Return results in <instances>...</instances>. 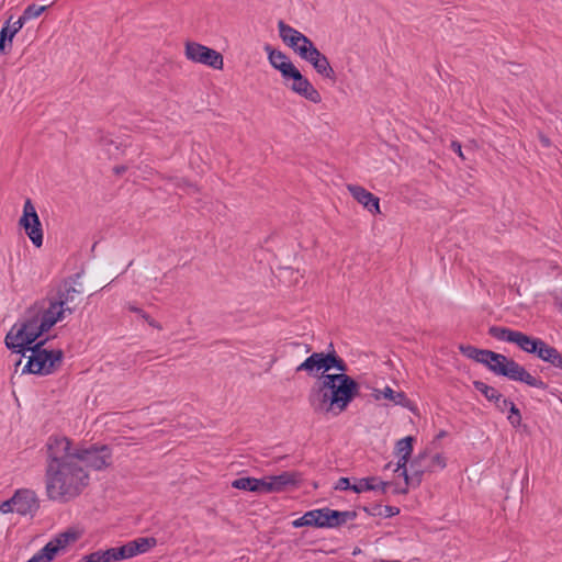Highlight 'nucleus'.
I'll use <instances>...</instances> for the list:
<instances>
[{
  "instance_id": "f257e3e1",
  "label": "nucleus",
  "mask_w": 562,
  "mask_h": 562,
  "mask_svg": "<svg viewBox=\"0 0 562 562\" xmlns=\"http://www.w3.org/2000/svg\"><path fill=\"white\" fill-rule=\"evenodd\" d=\"M45 490L49 501L67 503L89 485V473L72 454V440L49 436L46 445Z\"/></svg>"
},
{
  "instance_id": "f03ea898",
  "label": "nucleus",
  "mask_w": 562,
  "mask_h": 562,
  "mask_svg": "<svg viewBox=\"0 0 562 562\" xmlns=\"http://www.w3.org/2000/svg\"><path fill=\"white\" fill-rule=\"evenodd\" d=\"M359 391V383L346 373H322L310 390L308 403L315 413L337 415L347 409Z\"/></svg>"
},
{
  "instance_id": "7ed1b4c3",
  "label": "nucleus",
  "mask_w": 562,
  "mask_h": 562,
  "mask_svg": "<svg viewBox=\"0 0 562 562\" xmlns=\"http://www.w3.org/2000/svg\"><path fill=\"white\" fill-rule=\"evenodd\" d=\"M59 321H61L60 313L54 315L35 304L27 310L26 318L15 324L7 334L5 346L13 352L25 356L31 345Z\"/></svg>"
},
{
  "instance_id": "20e7f679",
  "label": "nucleus",
  "mask_w": 562,
  "mask_h": 562,
  "mask_svg": "<svg viewBox=\"0 0 562 562\" xmlns=\"http://www.w3.org/2000/svg\"><path fill=\"white\" fill-rule=\"evenodd\" d=\"M477 363L485 366L491 372L497 376L506 378L510 381L525 383L528 386L547 390L548 383L540 378L530 374L526 368L519 364L512 358L505 355L488 350L481 349L477 358Z\"/></svg>"
},
{
  "instance_id": "39448f33",
  "label": "nucleus",
  "mask_w": 562,
  "mask_h": 562,
  "mask_svg": "<svg viewBox=\"0 0 562 562\" xmlns=\"http://www.w3.org/2000/svg\"><path fill=\"white\" fill-rule=\"evenodd\" d=\"M283 43L299 54L302 59L308 61L318 75L336 82L337 76L328 58L307 36L285 23H283Z\"/></svg>"
},
{
  "instance_id": "423d86ee",
  "label": "nucleus",
  "mask_w": 562,
  "mask_h": 562,
  "mask_svg": "<svg viewBox=\"0 0 562 562\" xmlns=\"http://www.w3.org/2000/svg\"><path fill=\"white\" fill-rule=\"evenodd\" d=\"M80 278V273H76L63 279L55 288H53L46 296L48 302L47 311L54 315L57 313L61 315V321L65 318V314H72L80 300L78 299L81 291L77 289L76 282Z\"/></svg>"
},
{
  "instance_id": "0eeeda50",
  "label": "nucleus",
  "mask_w": 562,
  "mask_h": 562,
  "mask_svg": "<svg viewBox=\"0 0 562 562\" xmlns=\"http://www.w3.org/2000/svg\"><path fill=\"white\" fill-rule=\"evenodd\" d=\"M47 339L41 340L30 347L32 356L23 369V373H32L37 375H47L53 373L61 363L63 351L60 349L46 350L43 346Z\"/></svg>"
},
{
  "instance_id": "6e6552de",
  "label": "nucleus",
  "mask_w": 562,
  "mask_h": 562,
  "mask_svg": "<svg viewBox=\"0 0 562 562\" xmlns=\"http://www.w3.org/2000/svg\"><path fill=\"white\" fill-rule=\"evenodd\" d=\"M283 79L292 80L290 88L300 97L316 104L322 102V95L317 89L314 88L311 81L301 74L285 55H283Z\"/></svg>"
},
{
  "instance_id": "1a4fd4ad",
  "label": "nucleus",
  "mask_w": 562,
  "mask_h": 562,
  "mask_svg": "<svg viewBox=\"0 0 562 562\" xmlns=\"http://www.w3.org/2000/svg\"><path fill=\"white\" fill-rule=\"evenodd\" d=\"M72 454L78 463H85L87 468L102 471L111 467L113 462L112 449L108 445H91L88 448H72Z\"/></svg>"
},
{
  "instance_id": "9d476101",
  "label": "nucleus",
  "mask_w": 562,
  "mask_h": 562,
  "mask_svg": "<svg viewBox=\"0 0 562 562\" xmlns=\"http://www.w3.org/2000/svg\"><path fill=\"white\" fill-rule=\"evenodd\" d=\"M186 57L196 64H202L216 70H223L224 57L223 55L205 45L198 42H187L184 46Z\"/></svg>"
},
{
  "instance_id": "9b49d317",
  "label": "nucleus",
  "mask_w": 562,
  "mask_h": 562,
  "mask_svg": "<svg viewBox=\"0 0 562 562\" xmlns=\"http://www.w3.org/2000/svg\"><path fill=\"white\" fill-rule=\"evenodd\" d=\"M487 334L499 341H506L516 345L521 351L531 353L539 337L527 335L520 330H515L505 326L493 325Z\"/></svg>"
},
{
  "instance_id": "f8f14e48",
  "label": "nucleus",
  "mask_w": 562,
  "mask_h": 562,
  "mask_svg": "<svg viewBox=\"0 0 562 562\" xmlns=\"http://www.w3.org/2000/svg\"><path fill=\"white\" fill-rule=\"evenodd\" d=\"M19 226L22 227L36 248L43 246V228L31 199H26L23 205V214L19 220Z\"/></svg>"
},
{
  "instance_id": "ddd939ff",
  "label": "nucleus",
  "mask_w": 562,
  "mask_h": 562,
  "mask_svg": "<svg viewBox=\"0 0 562 562\" xmlns=\"http://www.w3.org/2000/svg\"><path fill=\"white\" fill-rule=\"evenodd\" d=\"M314 528H339L349 520H355L357 510H337L329 507L312 509Z\"/></svg>"
},
{
  "instance_id": "4468645a",
  "label": "nucleus",
  "mask_w": 562,
  "mask_h": 562,
  "mask_svg": "<svg viewBox=\"0 0 562 562\" xmlns=\"http://www.w3.org/2000/svg\"><path fill=\"white\" fill-rule=\"evenodd\" d=\"M232 486L237 490L255 493L279 492L281 491V475L272 476L271 481L250 476L238 477L232 482Z\"/></svg>"
},
{
  "instance_id": "2eb2a0df",
  "label": "nucleus",
  "mask_w": 562,
  "mask_h": 562,
  "mask_svg": "<svg viewBox=\"0 0 562 562\" xmlns=\"http://www.w3.org/2000/svg\"><path fill=\"white\" fill-rule=\"evenodd\" d=\"M11 503L15 506V513L22 516L33 515L40 507L35 492L29 488L18 490L11 497Z\"/></svg>"
},
{
  "instance_id": "dca6fc26",
  "label": "nucleus",
  "mask_w": 562,
  "mask_h": 562,
  "mask_svg": "<svg viewBox=\"0 0 562 562\" xmlns=\"http://www.w3.org/2000/svg\"><path fill=\"white\" fill-rule=\"evenodd\" d=\"M348 191L352 198L358 203L362 204L371 214L375 215L381 213L380 199L376 195L358 184H348Z\"/></svg>"
},
{
  "instance_id": "f3484780",
  "label": "nucleus",
  "mask_w": 562,
  "mask_h": 562,
  "mask_svg": "<svg viewBox=\"0 0 562 562\" xmlns=\"http://www.w3.org/2000/svg\"><path fill=\"white\" fill-rule=\"evenodd\" d=\"M352 492L361 494L368 491H381L386 493V488L392 485L391 482L382 481L378 476L352 477Z\"/></svg>"
},
{
  "instance_id": "a211bd4d",
  "label": "nucleus",
  "mask_w": 562,
  "mask_h": 562,
  "mask_svg": "<svg viewBox=\"0 0 562 562\" xmlns=\"http://www.w3.org/2000/svg\"><path fill=\"white\" fill-rule=\"evenodd\" d=\"M330 350L327 352H319L322 362V373L328 374L327 372L331 369L339 371L338 373H346L348 366L345 360L337 355L333 344L329 345Z\"/></svg>"
},
{
  "instance_id": "6ab92c4d",
  "label": "nucleus",
  "mask_w": 562,
  "mask_h": 562,
  "mask_svg": "<svg viewBox=\"0 0 562 562\" xmlns=\"http://www.w3.org/2000/svg\"><path fill=\"white\" fill-rule=\"evenodd\" d=\"M373 395L375 400H380L382 395L384 398L393 402L395 405H400L411 411L414 409L413 402L407 397V395L403 391L396 392L389 385H386L382 392H380L379 390H374Z\"/></svg>"
},
{
  "instance_id": "aec40b11",
  "label": "nucleus",
  "mask_w": 562,
  "mask_h": 562,
  "mask_svg": "<svg viewBox=\"0 0 562 562\" xmlns=\"http://www.w3.org/2000/svg\"><path fill=\"white\" fill-rule=\"evenodd\" d=\"M128 550H131L132 557L142 554L156 547L157 539L154 537H139L135 540L128 541Z\"/></svg>"
},
{
  "instance_id": "412c9836",
  "label": "nucleus",
  "mask_w": 562,
  "mask_h": 562,
  "mask_svg": "<svg viewBox=\"0 0 562 562\" xmlns=\"http://www.w3.org/2000/svg\"><path fill=\"white\" fill-rule=\"evenodd\" d=\"M295 370L305 371L311 376H318V372L322 371L319 352H313Z\"/></svg>"
},
{
  "instance_id": "4be33fe9",
  "label": "nucleus",
  "mask_w": 562,
  "mask_h": 562,
  "mask_svg": "<svg viewBox=\"0 0 562 562\" xmlns=\"http://www.w3.org/2000/svg\"><path fill=\"white\" fill-rule=\"evenodd\" d=\"M359 509H361L369 516H383L385 518L393 517L400 514L398 507L391 505L382 506L381 504H374L372 506H359Z\"/></svg>"
},
{
  "instance_id": "5701e85b",
  "label": "nucleus",
  "mask_w": 562,
  "mask_h": 562,
  "mask_svg": "<svg viewBox=\"0 0 562 562\" xmlns=\"http://www.w3.org/2000/svg\"><path fill=\"white\" fill-rule=\"evenodd\" d=\"M78 538L79 535L77 531L68 529L57 535L49 542L53 543L54 548L60 551L61 549L66 548V546L69 544L70 542H75Z\"/></svg>"
},
{
  "instance_id": "b1692460",
  "label": "nucleus",
  "mask_w": 562,
  "mask_h": 562,
  "mask_svg": "<svg viewBox=\"0 0 562 562\" xmlns=\"http://www.w3.org/2000/svg\"><path fill=\"white\" fill-rule=\"evenodd\" d=\"M473 386L488 402H492L494 404L496 401H499L501 393L495 387L487 385L486 383L479 380L473 381Z\"/></svg>"
},
{
  "instance_id": "393cba45",
  "label": "nucleus",
  "mask_w": 562,
  "mask_h": 562,
  "mask_svg": "<svg viewBox=\"0 0 562 562\" xmlns=\"http://www.w3.org/2000/svg\"><path fill=\"white\" fill-rule=\"evenodd\" d=\"M415 437L406 436L395 443V453L398 457L412 458L414 450Z\"/></svg>"
},
{
  "instance_id": "a878e982",
  "label": "nucleus",
  "mask_w": 562,
  "mask_h": 562,
  "mask_svg": "<svg viewBox=\"0 0 562 562\" xmlns=\"http://www.w3.org/2000/svg\"><path fill=\"white\" fill-rule=\"evenodd\" d=\"M80 562H114L111 548L106 550H98L82 557Z\"/></svg>"
},
{
  "instance_id": "bb28decb",
  "label": "nucleus",
  "mask_w": 562,
  "mask_h": 562,
  "mask_svg": "<svg viewBox=\"0 0 562 562\" xmlns=\"http://www.w3.org/2000/svg\"><path fill=\"white\" fill-rule=\"evenodd\" d=\"M9 22L8 21L1 29L0 31V54L3 53L5 54L7 50V46L9 45L11 47L12 45V40L14 37L13 35V32H10V25H9Z\"/></svg>"
},
{
  "instance_id": "cd10ccee",
  "label": "nucleus",
  "mask_w": 562,
  "mask_h": 562,
  "mask_svg": "<svg viewBox=\"0 0 562 562\" xmlns=\"http://www.w3.org/2000/svg\"><path fill=\"white\" fill-rule=\"evenodd\" d=\"M302 482V474L296 471H283V491L289 487H297Z\"/></svg>"
},
{
  "instance_id": "c85d7f7f",
  "label": "nucleus",
  "mask_w": 562,
  "mask_h": 562,
  "mask_svg": "<svg viewBox=\"0 0 562 562\" xmlns=\"http://www.w3.org/2000/svg\"><path fill=\"white\" fill-rule=\"evenodd\" d=\"M552 347L553 346H550L543 339L538 338V340L532 349V352L530 355H532L533 357H536L542 361H546L547 356L550 352V350L552 349Z\"/></svg>"
},
{
  "instance_id": "c756f323",
  "label": "nucleus",
  "mask_w": 562,
  "mask_h": 562,
  "mask_svg": "<svg viewBox=\"0 0 562 562\" xmlns=\"http://www.w3.org/2000/svg\"><path fill=\"white\" fill-rule=\"evenodd\" d=\"M48 5H36L32 3L24 9L21 15L22 20L27 21L31 19H35L40 16L44 11H46Z\"/></svg>"
},
{
  "instance_id": "7c9ffc66",
  "label": "nucleus",
  "mask_w": 562,
  "mask_h": 562,
  "mask_svg": "<svg viewBox=\"0 0 562 562\" xmlns=\"http://www.w3.org/2000/svg\"><path fill=\"white\" fill-rule=\"evenodd\" d=\"M291 525L293 528L314 527V516H313L312 509L304 513L303 516L294 519L291 522Z\"/></svg>"
},
{
  "instance_id": "2f4dec72",
  "label": "nucleus",
  "mask_w": 562,
  "mask_h": 562,
  "mask_svg": "<svg viewBox=\"0 0 562 562\" xmlns=\"http://www.w3.org/2000/svg\"><path fill=\"white\" fill-rule=\"evenodd\" d=\"M111 551H112L114 562L133 558L131 550H128V543H125L121 547L111 548Z\"/></svg>"
},
{
  "instance_id": "473e14b6",
  "label": "nucleus",
  "mask_w": 562,
  "mask_h": 562,
  "mask_svg": "<svg viewBox=\"0 0 562 562\" xmlns=\"http://www.w3.org/2000/svg\"><path fill=\"white\" fill-rule=\"evenodd\" d=\"M507 419L514 428H517L521 425V419H522L521 413H520L519 408L515 405L514 402L512 403V405L508 408Z\"/></svg>"
},
{
  "instance_id": "72a5a7b5",
  "label": "nucleus",
  "mask_w": 562,
  "mask_h": 562,
  "mask_svg": "<svg viewBox=\"0 0 562 562\" xmlns=\"http://www.w3.org/2000/svg\"><path fill=\"white\" fill-rule=\"evenodd\" d=\"M128 311L132 313L138 314L143 319L147 322V324L154 328L161 329V326L158 322H156L149 314H147L144 310L135 306L128 305Z\"/></svg>"
},
{
  "instance_id": "f704fd0d",
  "label": "nucleus",
  "mask_w": 562,
  "mask_h": 562,
  "mask_svg": "<svg viewBox=\"0 0 562 562\" xmlns=\"http://www.w3.org/2000/svg\"><path fill=\"white\" fill-rule=\"evenodd\" d=\"M265 49L268 52L269 61L272 67L281 71V50L272 48L270 45H266Z\"/></svg>"
},
{
  "instance_id": "c9c22d12",
  "label": "nucleus",
  "mask_w": 562,
  "mask_h": 562,
  "mask_svg": "<svg viewBox=\"0 0 562 562\" xmlns=\"http://www.w3.org/2000/svg\"><path fill=\"white\" fill-rule=\"evenodd\" d=\"M428 457V452L425 450L419 452L416 457L411 460V470H431V467L425 465L424 460Z\"/></svg>"
},
{
  "instance_id": "e433bc0d",
  "label": "nucleus",
  "mask_w": 562,
  "mask_h": 562,
  "mask_svg": "<svg viewBox=\"0 0 562 562\" xmlns=\"http://www.w3.org/2000/svg\"><path fill=\"white\" fill-rule=\"evenodd\" d=\"M460 353L469 359H472L474 361H477V358H479V353H480V348H476L472 345H459L458 347Z\"/></svg>"
},
{
  "instance_id": "4c0bfd02",
  "label": "nucleus",
  "mask_w": 562,
  "mask_h": 562,
  "mask_svg": "<svg viewBox=\"0 0 562 562\" xmlns=\"http://www.w3.org/2000/svg\"><path fill=\"white\" fill-rule=\"evenodd\" d=\"M544 362H548L552 367L562 370V355H561V352L555 347H552V349L548 353L547 359H546Z\"/></svg>"
},
{
  "instance_id": "58836bf2",
  "label": "nucleus",
  "mask_w": 562,
  "mask_h": 562,
  "mask_svg": "<svg viewBox=\"0 0 562 562\" xmlns=\"http://www.w3.org/2000/svg\"><path fill=\"white\" fill-rule=\"evenodd\" d=\"M41 554L45 559L46 562H50L56 554L59 552L56 548L53 547V543L49 541L40 550Z\"/></svg>"
},
{
  "instance_id": "ea45409f",
  "label": "nucleus",
  "mask_w": 562,
  "mask_h": 562,
  "mask_svg": "<svg viewBox=\"0 0 562 562\" xmlns=\"http://www.w3.org/2000/svg\"><path fill=\"white\" fill-rule=\"evenodd\" d=\"M427 471L430 472L431 470H419V468L417 470H412L411 486H413V487L419 486L420 483L423 482L424 473Z\"/></svg>"
},
{
  "instance_id": "a19ab883",
  "label": "nucleus",
  "mask_w": 562,
  "mask_h": 562,
  "mask_svg": "<svg viewBox=\"0 0 562 562\" xmlns=\"http://www.w3.org/2000/svg\"><path fill=\"white\" fill-rule=\"evenodd\" d=\"M350 477L341 476L337 480L334 485V490L336 491H352V485H350Z\"/></svg>"
},
{
  "instance_id": "79ce46f5",
  "label": "nucleus",
  "mask_w": 562,
  "mask_h": 562,
  "mask_svg": "<svg viewBox=\"0 0 562 562\" xmlns=\"http://www.w3.org/2000/svg\"><path fill=\"white\" fill-rule=\"evenodd\" d=\"M286 347L301 348L305 353H307L311 350L310 345L306 344L305 341H290L289 338H283V349Z\"/></svg>"
},
{
  "instance_id": "37998d69",
  "label": "nucleus",
  "mask_w": 562,
  "mask_h": 562,
  "mask_svg": "<svg viewBox=\"0 0 562 562\" xmlns=\"http://www.w3.org/2000/svg\"><path fill=\"white\" fill-rule=\"evenodd\" d=\"M512 403H513V401H510V400H508V398L504 397V396H503V394H501V396H499V401H496V402L494 403V405H495V408H496L497 411H499L501 413H504L506 409H508V408H509V406L512 405Z\"/></svg>"
},
{
  "instance_id": "c03bdc74",
  "label": "nucleus",
  "mask_w": 562,
  "mask_h": 562,
  "mask_svg": "<svg viewBox=\"0 0 562 562\" xmlns=\"http://www.w3.org/2000/svg\"><path fill=\"white\" fill-rule=\"evenodd\" d=\"M447 465L446 458L441 453H436L432 456L430 464L428 467H439L440 469H445Z\"/></svg>"
},
{
  "instance_id": "a18cd8bd",
  "label": "nucleus",
  "mask_w": 562,
  "mask_h": 562,
  "mask_svg": "<svg viewBox=\"0 0 562 562\" xmlns=\"http://www.w3.org/2000/svg\"><path fill=\"white\" fill-rule=\"evenodd\" d=\"M411 458H405V457H398V460H397V463H396V469L394 470L395 472H400V471H404L407 470V463L409 462Z\"/></svg>"
},
{
  "instance_id": "49530a36",
  "label": "nucleus",
  "mask_w": 562,
  "mask_h": 562,
  "mask_svg": "<svg viewBox=\"0 0 562 562\" xmlns=\"http://www.w3.org/2000/svg\"><path fill=\"white\" fill-rule=\"evenodd\" d=\"M450 148L452 149L453 153H456L460 158H462L463 160L465 159L463 153H462V145L460 142L458 140H452L451 142V145H450Z\"/></svg>"
},
{
  "instance_id": "de8ad7c7",
  "label": "nucleus",
  "mask_w": 562,
  "mask_h": 562,
  "mask_svg": "<svg viewBox=\"0 0 562 562\" xmlns=\"http://www.w3.org/2000/svg\"><path fill=\"white\" fill-rule=\"evenodd\" d=\"M25 23L24 20H22V16H20L14 23L12 26H10V32H13V35H15L23 26V24Z\"/></svg>"
},
{
  "instance_id": "09e8293b",
  "label": "nucleus",
  "mask_w": 562,
  "mask_h": 562,
  "mask_svg": "<svg viewBox=\"0 0 562 562\" xmlns=\"http://www.w3.org/2000/svg\"><path fill=\"white\" fill-rule=\"evenodd\" d=\"M13 507V503H11L10 498L1 504L0 510H2L3 513H13L15 512Z\"/></svg>"
},
{
  "instance_id": "8fccbe9b",
  "label": "nucleus",
  "mask_w": 562,
  "mask_h": 562,
  "mask_svg": "<svg viewBox=\"0 0 562 562\" xmlns=\"http://www.w3.org/2000/svg\"><path fill=\"white\" fill-rule=\"evenodd\" d=\"M177 187L178 188H189V189H192L194 191H196V187L192 183H190L187 179H181L178 183H177Z\"/></svg>"
},
{
  "instance_id": "3c124183",
  "label": "nucleus",
  "mask_w": 562,
  "mask_h": 562,
  "mask_svg": "<svg viewBox=\"0 0 562 562\" xmlns=\"http://www.w3.org/2000/svg\"><path fill=\"white\" fill-rule=\"evenodd\" d=\"M408 485H404L403 487L395 485L393 490V494L401 495V494H407L408 493Z\"/></svg>"
},
{
  "instance_id": "603ef678",
  "label": "nucleus",
  "mask_w": 562,
  "mask_h": 562,
  "mask_svg": "<svg viewBox=\"0 0 562 562\" xmlns=\"http://www.w3.org/2000/svg\"><path fill=\"white\" fill-rule=\"evenodd\" d=\"M26 562H46L45 559L43 558V555L41 554V552L38 551L37 553H35L30 560H27Z\"/></svg>"
},
{
  "instance_id": "864d4df0",
  "label": "nucleus",
  "mask_w": 562,
  "mask_h": 562,
  "mask_svg": "<svg viewBox=\"0 0 562 562\" xmlns=\"http://www.w3.org/2000/svg\"><path fill=\"white\" fill-rule=\"evenodd\" d=\"M400 475L403 476L405 485L411 486V474H408V471L407 470H405V472L400 471Z\"/></svg>"
},
{
  "instance_id": "5fc2aeb1",
  "label": "nucleus",
  "mask_w": 562,
  "mask_h": 562,
  "mask_svg": "<svg viewBox=\"0 0 562 562\" xmlns=\"http://www.w3.org/2000/svg\"><path fill=\"white\" fill-rule=\"evenodd\" d=\"M400 475L403 476L405 485L411 486V474H408V471L407 470H405V472L400 471Z\"/></svg>"
},
{
  "instance_id": "6e6d98bb",
  "label": "nucleus",
  "mask_w": 562,
  "mask_h": 562,
  "mask_svg": "<svg viewBox=\"0 0 562 562\" xmlns=\"http://www.w3.org/2000/svg\"><path fill=\"white\" fill-rule=\"evenodd\" d=\"M126 170H127V168H126L125 166H123V165H121V166H115V167L113 168L114 173H115V175H119V176L123 175Z\"/></svg>"
},
{
  "instance_id": "4d7b16f0",
  "label": "nucleus",
  "mask_w": 562,
  "mask_h": 562,
  "mask_svg": "<svg viewBox=\"0 0 562 562\" xmlns=\"http://www.w3.org/2000/svg\"><path fill=\"white\" fill-rule=\"evenodd\" d=\"M540 142H541V144H542L544 147H549V146H550V144H551V143H550V139H549L547 136H544V135H541V136H540Z\"/></svg>"
},
{
  "instance_id": "13d9d810",
  "label": "nucleus",
  "mask_w": 562,
  "mask_h": 562,
  "mask_svg": "<svg viewBox=\"0 0 562 562\" xmlns=\"http://www.w3.org/2000/svg\"><path fill=\"white\" fill-rule=\"evenodd\" d=\"M448 435V432L446 430H440L437 435H436V439H442L445 438L446 436Z\"/></svg>"
},
{
  "instance_id": "bf43d9fd",
  "label": "nucleus",
  "mask_w": 562,
  "mask_h": 562,
  "mask_svg": "<svg viewBox=\"0 0 562 562\" xmlns=\"http://www.w3.org/2000/svg\"><path fill=\"white\" fill-rule=\"evenodd\" d=\"M277 27H278L279 35L281 36V20L278 21Z\"/></svg>"
},
{
  "instance_id": "052dcab7",
  "label": "nucleus",
  "mask_w": 562,
  "mask_h": 562,
  "mask_svg": "<svg viewBox=\"0 0 562 562\" xmlns=\"http://www.w3.org/2000/svg\"><path fill=\"white\" fill-rule=\"evenodd\" d=\"M391 465H392V463H391V462H389V463H386V464H385L384 469H385V470H387V469H390V468H391Z\"/></svg>"
},
{
  "instance_id": "680f3d73",
  "label": "nucleus",
  "mask_w": 562,
  "mask_h": 562,
  "mask_svg": "<svg viewBox=\"0 0 562 562\" xmlns=\"http://www.w3.org/2000/svg\"><path fill=\"white\" fill-rule=\"evenodd\" d=\"M507 64H510V65H514L513 63H508V61H503V65H507Z\"/></svg>"
}]
</instances>
